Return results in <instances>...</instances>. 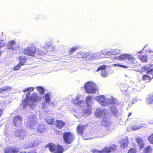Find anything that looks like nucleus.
Wrapping results in <instances>:
<instances>
[{"mask_svg": "<svg viewBox=\"0 0 153 153\" xmlns=\"http://www.w3.org/2000/svg\"><path fill=\"white\" fill-rule=\"evenodd\" d=\"M101 74L102 76L103 77H105L107 76V73L106 71H101Z\"/></svg>", "mask_w": 153, "mask_h": 153, "instance_id": "45", "label": "nucleus"}, {"mask_svg": "<svg viewBox=\"0 0 153 153\" xmlns=\"http://www.w3.org/2000/svg\"><path fill=\"white\" fill-rule=\"evenodd\" d=\"M91 106L88 104L87 107L86 108L84 109L83 110V113L85 115L87 116L90 115L91 113Z\"/></svg>", "mask_w": 153, "mask_h": 153, "instance_id": "19", "label": "nucleus"}, {"mask_svg": "<svg viewBox=\"0 0 153 153\" xmlns=\"http://www.w3.org/2000/svg\"><path fill=\"white\" fill-rule=\"evenodd\" d=\"M22 66V65H21L18 63L17 65H16L15 66L13 67V70L14 71H17L20 69L21 67Z\"/></svg>", "mask_w": 153, "mask_h": 153, "instance_id": "34", "label": "nucleus"}, {"mask_svg": "<svg viewBox=\"0 0 153 153\" xmlns=\"http://www.w3.org/2000/svg\"><path fill=\"white\" fill-rule=\"evenodd\" d=\"M128 143V140H126V141H123L121 143V146L123 147L124 148H125L127 146Z\"/></svg>", "mask_w": 153, "mask_h": 153, "instance_id": "33", "label": "nucleus"}, {"mask_svg": "<svg viewBox=\"0 0 153 153\" xmlns=\"http://www.w3.org/2000/svg\"><path fill=\"white\" fill-rule=\"evenodd\" d=\"M79 49V48L77 46H74L72 47L69 51L68 53L69 55H71L74 53L76 51Z\"/></svg>", "mask_w": 153, "mask_h": 153, "instance_id": "26", "label": "nucleus"}, {"mask_svg": "<svg viewBox=\"0 0 153 153\" xmlns=\"http://www.w3.org/2000/svg\"><path fill=\"white\" fill-rule=\"evenodd\" d=\"M19 153H27L25 151L21 152H20Z\"/></svg>", "mask_w": 153, "mask_h": 153, "instance_id": "53", "label": "nucleus"}, {"mask_svg": "<svg viewBox=\"0 0 153 153\" xmlns=\"http://www.w3.org/2000/svg\"><path fill=\"white\" fill-rule=\"evenodd\" d=\"M84 87L85 91L88 94H94L97 90L96 84L91 81H88L85 83Z\"/></svg>", "mask_w": 153, "mask_h": 153, "instance_id": "3", "label": "nucleus"}, {"mask_svg": "<svg viewBox=\"0 0 153 153\" xmlns=\"http://www.w3.org/2000/svg\"><path fill=\"white\" fill-rule=\"evenodd\" d=\"M36 123H37L35 120H30V127H32L33 126H35Z\"/></svg>", "mask_w": 153, "mask_h": 153, "instance_id": "39", "label": "nucleus"}, {"mask_svg": "<svg viewBox=\"0 0 153 153\" xmlns=\"http://www.w3.org/2000/svg\"><path fill=\"white\" fill-rule=\"evenodd\" d=\"M19 63L22 66L25 65L26 61V59L25 56L22 55L20 56L19 57Z\"/></svg>", "mask_w": 153, "mask_h": 153, "instance_id": "21", "label": "nucleus"}, {"mask_svg": "<svg viewBox=\"0 0 153 153\" xmlns=\"http://www.w3.org/2000/svg\"><path fill=\"white\" fill-rule=\"evenodd\" d=\"M38 144L39 143H37V142L34 141V142L32 143V146H38Z\"/></svg>", "mask_w": 153, "mask_h": 153, "instance_id": "50", "label": "nucleus"}, {"mask_svg": "<svg viewBox=\"0 0 153 153\" xmlns=\"http://www.w3.org/2000/svg\"><path fill=\"white\" fill-rule=\"evenodd\" d=\"M83 103V101L82 100H80L77 101L76 103L74 102V103L75 105H76L78 106H81V105H82Z\"/></svg>", "mask_w": 153, "mask_h": 153, "instance_id": "37", "label": "nucleus"}, {"mask_svg": "<svg viewBox=\"0 0 153 153\" xmlns=\"http://www.w3.org/2000/svg\"><path fill=\"white\" fill-rule=\"evenodd\" d=\"M126 59L128 60L131 63L135 64L138 63L136 59L131 54H127Z\"/></svg>", "mask_w": 153, "mask_h": 153, "instance_id": "15", "label": "nucleus"}, {"mask_svg": "<svg viewBox=\"0 0 153 153\" xmlns=\"http://www.w3.org/2000/svg\"><path fill=\"white\" fill-rule=\"evenodd\" d=\"M152 66V65H150V66L149 65H145L142 67V69H143L144 70H147V71L149 69L150 67Z\"/></svg>", "mask_w": 153, "mask_h": 153, "instance_id": "42", "label": "nucleus"}, {"mask_svg": "<svg viewBox=\"0 0 153 153\" xmlns=\"http://www.w3.org/2000/svg\"><path fill=\"white\" fill-rule=\"evenodd\" d=\"M104 152L105 153H110V150H109V147L105 146L103 148Z\"/></svg>", "mask_w": 153, "mask_h": 153, "instance_id": "40", "label": "nucleus"}, {"mask_svg": "<svg viewBox=\"0 0 153 153\" xmlns=\"http://www.w3.org/2000/svg\"><path fill=\"white\" fill-rule=\"evenodd\" d=\"M2 53V51H0V56L1 55V54Z\"/></svg>", "mask_w": 153, "mask_h": 153, "instance_id": "56", "label": "nucleus"}, {"mask_svg": "<svg viewBox=\"0 0 153 153\" xmlns=\"http://www.w3.org/2000/svg\"><path fill=\"white\" fill-rule=\"evenodd\" d=\"M36 88L40 94H42L45 92V90L43 87L37 86L36 87Z\"/></svg>", "mask_w": 153, "mask_h": 153, "instance_id": "27", "label": "nucleus"}, {"mask_svg": "<svg viewBox=\"0 0 153 153\" xmlns=\"http://www.w3.org/2000/svg\"><path fill=\"white\" fill-rule=\"evenodd\" d=\"M148 140L150 143L153 144V133L149 137Z\"/></svg>", "mask_w": 153, "mask_h": 153, "instance_id": "36", "label": "nucleus"}, {"mask_svg": "<svg viewBox=\"0 0 153 153\" xmlns=\"http://www.w3.org/2000/svg\"><path fill=\"white\" fill-rule=\"evenodd\" d=\"M7 47L8 49L12 50H18L20 48V45L17 44L14 40L9 42L7 43Z\"/></svg>", "mask_w": 153, "mask_h": 153, "instance_id": "6", "label": "nucleus"}, {"mask_svg": "<svg viewBox=\"0 0 153 153\" xmlns=\"http://www.w3.org/2000/svg\"><path fill=\"white\" fill-rule=\"evenodd\" d=\"M110 104H113L112 105H110V110L113 115L116 116L117 114L118 111L117 109L116 108L115 104L112 101H111V102L110 103Z\"/></svg>", "mask_w": 153, "mask_h": 153, "instance_id": "14", "label": "nucleus"}, {"mask_svg": "<svg viewBox=\"0 0 153 153\" xmlns=\"http://www.w3.org/2000/svg\"><path fill=\"white\" fill-rule=\"evenodd\" d=\"M63 137L65 142L68 144L71 143L74 140V135L69 131L64 133Z\"/></svg>", "mask_w": 153, "mask_h": 153, "instance_id": "5", "label": "nucleus"}, {"mask_svg": "<svg viewBox=\"0 0 153 153\" xmlns=\"http://www.w3.org/2000/svg\"><path fill=\"white\" fill-rule=\"evenodd\" d=\"M136 149L131 148L128 150V153H136Z\"/></svg>", "mask_w": 153, "mask_h": 153, "instance_id": "38", "label": "nucleus"}, {"mask_svg": "<svg viewBox=\"0 0 153 153\" xmlns=\"http://www.w3.org/2000/svg\"><path fill=\"white\" fill-rule=\"evenodd\" d=\"M27 90V88H26L25 89V90H24V91H23V92H25L26 91H28V90Z\"/></svg>", "mask_w": 153, "mask_h": 153, "instance_id": "54", "label": "nucleus"}, {"mask_svg": "<svg viewBox=\"0 0 153 153\" xmlns=\"http://www.w3.org/2000/svg\"><path fill=\"white\" fill-rule=\"evenodd\" d=\"M106 68V66L104 65H102L99 66L97 69V71H98L100 70H104Z\"/></svg>", "mask_w": 153, "mask_h": 153, "instance_id": "35", "label": "nucleus"}, {"mask_svg": "<svg viewBox=\"0 0 153 153\" xmlns=\"http://www.w3.org/2000/svg\"><path fill=\"white\" fill-rule=\"evenodd\" d=\"M150 53H153V51L152 50H150L149 51Z\"/></svg>", "mask_w": 153, "mask_h": 153, "instance_id": "55", "label": "nucleus"}, {"mask_svg": "<svg viewBox=\"0 0 153 153\" xmlns=\"http://www.w3.org/2000/svg\"><path fill=\"white\" fill-rule=\"evenodd\" d=\"M136 142L138 145V149L139 150L142 149L145 146L143 139L140 137H137L135 139Z\"/></svg>", "mask_w": 153, "mask_h": 153, "instance_id": "9", "label": "nucleus"}, {"mask_svg": "<svg viewBox=\"0 0 153 153\" xmlns=\"http://www.w3.org/2000/svg\"><path fill=\"white\" fill-rule=\"evenodd\" d=\"M146 73L148 74H151L153 76V68L147 71Z\"/></svg>", "mask_w": 153, "mask_h": 153, "instance_id": "44", "label": "nucleus"}, {"mask_svg": "<svg viewBox=\"0 0 153 153\" xmlns=\"http://www.w3.org/2000/svg\"><path fill=\"white\" fill-rule=\"evenodd\" d=\"M95 114L96 117L99 118L102 117L103 116H105L106 115L105 110H102L97 108L96 110Z\"/></svg>", "mask_w": 153, "mask_h": 153, "instance_id": "10", "label": "nucleus"}, {"mask_svg": "<svg viewBox=\"0 0 153 153\" xmlns=\"http://www.w3.org/2000/svg\"><path fill=\"white\" fill-rule=\"evenodd\" d=\"M37 130L38 132L40 133H42L45 131V128L42 126H40L38 127Z\"/></svg>", "mask_w": 153, "mask_h": 153, "instance_id": "30", "label": "nucleus"}, {"mask_svg": "<svg viewBox=\"0 0 153 153\" xmlns=\"http://www.w3.org/2000/svg\"><path fill=\"white\" fill-rule=\"evenodd\" d=\"M109 147V149L110 150V152H114L116 151L117 149V146L115 144H112Z\"/></svg>", "mask_w": 153, "mask_h": 153, "instance_id": "29", "label": "nucleus"}, {"mask_svg": "<svg viewBox=\"0 0 153 153\" xmlns=\"http://www.w3.org/2000/svg\"><path fill=\"white\" fill-rule=\"evenodd\" d=\"M147 102L149 104H152L153 103V93L148 95L147 98Z\"/></svg>", "mask_w": 153, "mask_h": 153, "instance_id": "24", "label": "nucleus"}, {"mask_svg": "<svg viewBox=\"0 0 153 153\" xmlns=\"http://www.w3.org/2000/svg\"><path fill=\"white\" fill-rule=\"evenodd\" d=\"M21 136V135H19V136H18L19 137V136Z\"/></svg>", "mask_w": 153, "mask_h": 153, "instance_id": "59", "label": "nucleus"}, {"mask_svg": "<svg viewBox=\"0 0 153 153\" xmlns=\"http://www.w3.org/2000/svg\"><path fill=\"white\" fill-rule=\"evenodd\" d=\"M20 151L19 148L15 147L7 146L4 150L5 153H17Z\"/></svg>", "mask_w": 153, "mask_h": 153, "instance_id": "8", "label": "nucleus"}, {"mask_svg": "<svg viewBox=\"0 0 153 153\" xmlns=\"http://www.w3.org/2000/svg\"><path fill=\"white\" fill-rule=\"evenodd\" d=\"M85 125H82L79 124L76 128V131L78 134L81 135L84 133V130L85 129Z\"/></svg>", "mask_w": 153, "mask_h": 153, "instance_id": "13", "label": "nucleus"}, {"mask_svg": "<svg viewBox=\"0 0 153 153\" xmlns=\"http://www.w3.org/2000/svg\"><path fill=\"white\" fill-rule=\"evenodd\" d=\"M34 88L33 87H29L27 88V90H28V91H33L34 89Z\"/></svg>", "mask_w": 153, "mask_h": 153, "instance_id": "48", "label": "nucleus"}, {"mask_svg": "<svg viewBox=\"0 0 153 153\" xmlns=\"http://www.w3.org/2000/svg\"><path fill=\"white\" fill-rule=\"evenodd\" d=\"M139 59L143 62H146L148 60L147 56L146 55H139Z\"/></svg>", "mask_w": 153, "mask_h": 153, "instance_id": "22", "label": "nucleus"}, {"mask_svg": "<svg viewBox=\"0 0 153 153\" xmlns=\"http://www.w3.org/2000/svg\"><path fill=\"white\" fill-rule=\"evenodd\" d=\"M145 126V124H140L139 126L137 125H133L132 126V128L133 130H136L140 129Z\"/></svg>", "mask_w": 153, "mask_h": 153, "instance_id": "23", "label": "nucleus"}, {"mask_svg": "<svg viewBox=\"0 0 153 153\" xmlns=\"http://www.w3.org/2000/svg\"><path fill=\"white\" fill-rule=\"evenodd\" d=\"M126 59L128 60L131 63L135 64L138 63L136 59L131 54H127Z\"/></svg>", "mask_w": 153, "mask_h": 153, "instance_id": "17", "label": "nucleus"}, {"mask_svg": "<svg viewBox=\"0 0 153 153\" xmlns=\"http://www.w3.org/2000/svg\"><path fill=\"white\" fill-rule=\"evenodd\" d=\"M153 78V77H151L149 75L147 74L143 75L142 77V80L146 82H150Z\"/></svg>", "mask_w": 153, "mask_h": 153, "instance_id": "20", "label": "nucleus"}, {"mask_svg": "<svg viewBox=\"0 0 153 153\" xmlns=\"http://www.w3.org/2000/svg\"><path fill=\"white\" fill-rule=\"evenodd\" d=\"M78 100V98H77V96L76 97V98H75V100Z\"/></svg>", "mask_w": 153, "mask_h": 153, "instance_id": "58", "label": "nucleus"}, {"mask_svg": "<svg viewBox=\"0 0 153 153\" xmlns=\"http://www.w3.org/2000/svg\"><path fill=\"white\" fill-rule=\"evenodd\" d=\"M30 93L28 92L26 95V97L27 99H25L22 102L23 105V107H26L27 106H29L30 107H31L33 105V104L32 103L30 104L29 103L27 99L33 102H37L40 97L37 94L36 92L33 93L31 96H30Z\"/></svg>", "mask_w": 153, "mask_h": 153, "instance_id": "1", "label": "nucleus"}, {"mask_svg": "<svg viewBox=\"0 0 153 153\" xmlns=\"http://www.w3.org/2000/svg\"><path fill=\"white\" fill-rule=\"evenodd\" d=\"M23 53L29 56L34 57L36 52V48L35 45H31L24 48Z\"/></svg>", "mask_w": 153, "mask_h": 153, "instance_id": "4", "label": "nucleus"}, {"mask_svg": "<svg viewBox=\"0 0 153 153\" xmlns=\"http://www.w3.org/2000/svg\"><path fill=\"white\" fill-rule=\"evenodd\" d=\"M126 59L128 60L131 63L135 64L138 63L136 59L131 54H127Z\"/></svg>", "mask_w": 153, "mask_h": 153, "instance_id": "16", "label": "nucleus"}, {"mask_svg": "<svg viewBox=\"0 0 153 153\" xmlns=\"http://www.w3.org/2000/svg\"><path fill=\"white\" fill-rule=\"evenodd\" d=\"M5 45V44L4 40H0V48L4 47Z\"/></svg>", "mask_w": 153, "mask_h": 153, "instance_id": "46", "label": "nucleus"}, {"mask_svg": "<svg viewBox=\"0 0 153 153\" xmlns=\"http://www.w3.org/2000/svg\"><path fill=\"white\" fill-rule=\"evenodd\" d=\"M54 121L53 119H48L47 120V123L50 125H52L54 123Z\"/></svg>", "mask_w": 153, "mask_h": 153, "instance_id": "41", "label": "nucleus"}, {"mask_svg": "<svg viewBox=\"0 0 153 153\" xmlns=\"http://www.w3.org/2000/svg\"><path fill=\"white\" fill-rule=\"evenodd\" d=\"M22 121V117L17 115L13 117L12 121V123L14 126L18 127L21 125Z\"/></svg>", "mask_w": 153, "mask_h": 153, "instance_id": "7", "label": "nucleus"}, {"mask_svg": "<svg viewBox=\"0 0 153 153\" xmlns=\"http://www.w3.org/2000/svg\"><path fill=\"white\" fill-rule=\"evenodd\" d=\"M91 96H88L86 98V101L87 103H88L91 102Z\"/></svg>", "mask_w": 153, "mask_h": 153, "instance_id": "47", "label": "nucleus"}, {"mask_svg": "<svg viewBox=\"0 0 153 153\" xmlns=\"http://www.w3.org/2000/svg\"><path fill=\"white\" fill-rule=\"evenodd\" d=\"M152 148L149 146H148L146 147L143 150L144 153H151Z\"/></svg>", "mask_w": 153, "mask_h": 153, "instance_id": "28", "label": "nucleus"}, {"mask_svg": "<svg viewBox=\"0 0 153 153\" xmlns=\"http://www.w3.org/2000/svg\"><path fill=\"white\" fill-rule=\"evenodd\" d=\"M56 126L59 129H61L65 125V122L61 120H57L56 121Z\"/></svg>", "mask_w": 153, "mask_h": 153, "instance_id": "18", "label": "nucleus"}, {"mask_svg": "<svg viewBox=\"0 0 153 153\" xmlns=\"http://www.w3.org/2000/svg\"><path fill=\"white\" fill-rule=\"evenodd\" d=\"M97 101L102 105L103 106H105L108 104V103L105 100L104 97L103 96L101 95L98 97L97 98Z\"/></svg>", "mask_w": 153, "mask_h": 153, "instance_id": "12", "label": "nucleus"}, {"mask_svg": "<svg viewBox=\"0 0 153 153\" xmlns=\"http://www.w3.org/2000/svg\"><path fill=\"white\" fill-rule=\"evenodd\" d=\"M47 146L50 152H51L63 153L64 151L63 147L59 144L56 145L54 143H50L47 144Z\"/></svg>", "mask_w": 153, "mask_h": 153, "instance_id": "2", "label": "nucleus"}, {"mask_svg": "<svg viewBox=\"0 0 153 153\" xmlns=\"http://www.w3.org/2000/svg\"><path fill=\"white\" fill-rule=\"evenodd\" d=\"M114 66H118L122 67L123 68H128L127 66L124 65H120L118 64H115L113 65Z\"/></svg>", "mask_w": 153, "mask_h": 153, "instance_id": "43", "label": "nucleus"}, {"mask_svg": "<svg viewBox=\"0 0 153 153\" xmlns=\"http://www.w3.org/2000/svg\"><path fill=\"white\" fill-rule=\"evenodd\" d=\"M97 153H105L103 149H102L101 150L97 151Z\"/></svg>", "mask_w": 153, "mask_h": 153, "instance_id": "49", "label": "nucleus"}, {"mask_svg": "<svg viewBox=\"0 0 153 153\" xmlns=\"http://www.w3.org/2000/svg\"><path fill=\"white\" fill-rule=\"evenodd\" d=\"M101 123L105 127H108L111 124V121H110L109 118L106 117V115L105 116H104L102 120Z\"/></svg>", "mask_w": 153, "mask_h": 153, "instance_id": "11", "label": "nucleus"}, {"mask_svg": "<svg viewBox=\"0 0 153 153\" xmlns=\"http://www.w3.org/2000/svg\"><path fill=\"white\" fill-rule=\"evenodd\" d=\"M131 113H130L128 115V117H129L131 115Z\"/></svg>", "mask_w": 153, "mask_h": 153, "instance_id": "57", "label": "nucleus"}, {"mask_svg": "<svg viewBox=\"0 0 153 153\" xmlns=\"http://www.w3.org/2000/svg\"><path fill=\"white\" fill-rule=\"evenodd\" d=\"M11 88L8 86H4L0 89V91L1 92H2L3 91H8L10 90Z\"/></svg>", "mask_w": 153, "mask_h": 153, "instance_id": "31", "label": "nucleus"}, {"mask_svg": "<svg viewBox=\"0 0 153 153\" xmlns=\"http://www.w3.org/2000/svg\"><path fill=\"white\" fill-rule=\"evenodd\" d=\"M51 96V95L50 93L48 92L45 94V101L46 103H47V102H48L50 101L51 99L50 97Z\"/></svg>", "mask_w": 153, "mask_h": 153, "instance_id": "25", "label": "nucleus"}, {"mask_svg": "<svg viewBox=\"0 0 153 153\" xmlns=\"http://www.w3.org/2000/svg\"><path fill=\"white\" fill-rule=\"evenodd\" d=\"M127 54L124 53L120 55L118 57V60H122L125 59H126Z\"/></svg>", "mask_w": 153, "mask_h": 153, "instance_id": "32", "label": "nucleus"}, {"mask_svg": "<svg viewBox=\"0 0 153 153\" xmlns=\"http://www.w3.org/2000/svg\"><path fill=\"white\" fill-rule=\"evenodd\" d=\"M3 110L2 109L0 108V118L1 117V116L3 114Z\"/></svg>", "mask_w": 153, "mask_h": 153, "instance_id": "51", "label": "nucleus"}, {"mask_svg": "<svg viewBox=\"0 0 153 153\" xmlns=\"http://www.w3.org/2000/svg\"><path fill=\"white\" fill-rule=\"evenodd\" d=\"M45 53L43 51H41L40 53H39L38 54L42 56L43 54H44Z\"/></svg>", "mask_w": 153, "mask_h": 153, "instance_id": "52", "label": "nucleus"}]
</instances>
